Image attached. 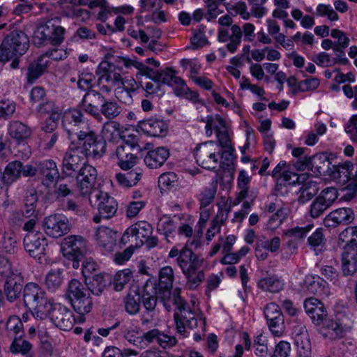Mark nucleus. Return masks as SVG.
<instances>
[{"mask_svg":"<svg viewBox=\"0 0 357 357\" xmlns=\"http://www.w3.org/2000/svg\"><path fill=\"white\" fill-rule=\"evenodd\" d=\"M38 175L40 176L41 183L48 188L57 183L61 178L57 165L51 159L36 162Z\"/></svg>","mask_w":357,"mask_h":357,"instance_id":"6ab92c4d","label":"nucleus"},{"mask_svg":"<svg viewBox=\"0 0 357 357\" xmlns=\"http://www.w3.org/2000/svg\"><path fill=\"white\" fill-rule=\"evenodd\" d=\"M133 66L138 70V72L136 74V78L137 79H139L142 76H145L149 79L158 80V79L161 78V76L162 75L165 77L167 76L166 74L164 73H158V70H153L145 64L137 61H135Z\"/></svg>","mask_w":357,"mask_h":357,"instance_id":"8fccbe9b","label":"nucleus"},{"mask_svg":"<svg viewBox=\"0 0 357 357\" xmlns=\"http://www.w3.org/2000/svg\"><path fill=\"white\" fill-rule=\"evenodd\" d=\"M4 294L10 302L15 301L20 296L23 288V278L21 274L10 273L4 283Z\"/></svg>","mask_w":357,"mask_h":357,"instance_id":"bb28decb","label":"nucleus"},{"mask_svg":"<svg viewBox=\"0 0 357 357\" xmlns=\"http://www.w3.org/2000/svg\"><path fill=\"white\" fill-rule=\"evenodd\" d=\"M101 93L96 90H89L82 100V107L85 112L95 119H100V111L105 100Z\"/></svg>","mask_w":357,"mask_h":357,"instance_id":"412c9836","label":"nucleus"},{"mask_svg":"<svg viewBox=\"0 0 357 357\" xmlns=\"http://www.w3.org/2000/svg\"><path fill=\"white\" fill-rule=\"evenodd\" d=\"M331 35L333 38L337 40V43H335L333 46L334 52L342 53V50H344L349 46V38L343 31L339 29H333L331 32Z\"/></svg>","mask_w":357,"mask_h":357,"instance_id":"13d9d810","label":"nucleus"},{"mask_svg":"<svg viewBox=\"0 0 357 357\" xmlns=\"http://www.w3.org/2000/svg\"><path fill=\"white\" fill-rule=\"evenodd\" d=\"M342 268L344 275H353L357 271V249L344 246L342 253Z\"/></svg>","mask_w":357,"mask_h":357,"instance_id":"7c9ffc66","label":"nucleus"},{"mask_svg":"<svg viewBox=\"0 0 357 357\" xmlns=\"http://www.w3.org/2000/svg\"><path fill=\"white\" fill-rule=\"evenodd\" d=\"M111 63L107 61H102L98 66L96 74L98 75V85L100 86L102 82L110 84L111 75H109Z\"/></svg>","mask_w":357,"mask_h":357,"instance_id":"680f3d73","label":"nucleus"},{"mask_svg":"<svg viewBox=\"0 0 357 357\" xmlns=\"http://www.w3.org/2000/svg\"><path fill=\"white\" fill-rule=\"evenodd\" d=\"M142 178V173L137 169H132L126 173H117L115 179L118 184L123 188H130L135 185Z\"/></svg>","mask_w":357,"mask_h":357,"instance_id":"ea45409f","label":"nucleus"},{"mask_svg":"<svg viewBox=\"0 0 357 357\" xmlns=\"http://www.w3.org/2000/svg\"><path fill=\"white\" fill-rule=\"evenodd\" d=\"M264 316L268 326L275 336H281L285 328L284 318L280 307L275 303H269L264 307Z\"/></svg>","mask_w":357,"mask_h":357,"instance_id":"a211bd4d","label":"nucleus"},{"mask_svg":"<svg viewBox=\"0 0 357 357\" xmlns=\"http://www.w3.org/2000/svg\"><path fill=\"white\" fill-rule=\"evenodd\" d=\"M63 255L68 259H84L87 253V241L79 235H70L61 243Z\"/></svg>","mask_w":357,"mask_h":357,"instance_id":"9d476101","label":"nucleus"},{"mask_svg":"<svg viewBox=\"0 0 357 357\" xmlns=\"http://www.w3.org/2000/svg\"><path fill=\"white\" fill-rule=\"evenodd\" d=\"M82 122H83V114L80 110L69 109L63 115L62 126L68 135L78 131L77 127Z\"/></svg>","mask_w":357,"mask_h":357,"instance_id":"2f4dec72","label":"nucleus"},{"mask_svg":"<svg viewBox=\"0 0 357 357\" xmlns=\"http://www.w3.org/2000/svg\"><path fill=\"white\" fill-rule=\"evenodd\" d=\"M56 52V50L46 52L45 54L40 55L36 60L29 63L26 73V80L29 84H33L44 74L50 63V61L46 59L47 57L56 59V58L53 56L54 52Z\"/></svg>","mask_w":357,"mask_h":357,"instance_id":"4be33fe9","label":"nucleus"},{"mask_svg":"<svg viewBox=\"0 0 357 357\" xmlns=\"http://www.w3.org/2000/svg\"><path fill=\"white\" fill-rule=\"evenodd\" d=\"M130 233H133L135 245V248H139L144 245L145 238L151 235L153 231L152 226L146 221H139L130 226Z\"/></svg>","mask_w":357,"mask_h":357,"instance_id":"473e14b6","label":"nucleus"},{"mask_svg":"<svg viewBox=\"0 0 357 357\" xmlns=\"http://www.w3.org/2000/svg\"><path fill=\"white\" fill-rule=\"evenodd\" d=\"M132 278V273L128 268L118 271L114 278L113 283L114 290L116 291H121Z\"/></svg>","mask_w":357,"mask_h":357,"instance_id":"6e6d98bb","label":"nucleus"},{"mask_svg":"<svg viewBox=\"0 0 357 357\" xmlns=\"http://www.w3.org/2000/svg\"><path fill=\"white\" fill-rule=\"evenodd\" d=\"M169 157V150L164 146L158 147L147 152L144 162L151 169L161 167Z\"/></svg>","mask_w":357,"mask_h":357,"instance_id":"c756f323","label":"nucleus"},{"mask_svg":"<svg viewBox=\"0 0 357 357\" xmlns=\"http://www.w3.org/2000/svg\"><path fill=\"white\" fill-rule=\"evenodd\" d=\"M174 280V271L171 266H167L160 269L158 284L160 289H172Z\"/></svg>","mask_w":357,"mask_h":357,"instance_id":"864d4df0","label":"nucleus"},{"mask_svg":"<svg viewBox=\"0 0 357 357\" xmlns=\"http://www.w3.org/2000/svg\"><path fill=\"white\" fill-rule=\"evenodd\" d=\"M326 241L323 229L318 228L308 237L307 243L315 254L319 255L326 249Z\"/></svg>","mask_w":357,"mask_h":357,"instance_id":"c03bdc74","label":"nucleus"},{"mask_svg":"<svg viewBox=\"0 0 357 357\" xmlns=\"http://www.w3.org/2000/svg\"><path fill=\"white\" fill-rule=\"evenodd\" d=\"M140 128L148 135L162 137L168 132V124L162 119H151L140 123Z\"/></svg>","mask_w":357,"mask_h":357,"instance_id":"cd10ccee","label":"nucleus"},{"mask_svg":"<svg viewBox=\"0 0 357 357\" xmlns=\"http://www.w3.org/2000/svg\"><path fill=\"white\" fill-rule=\"evenodd\" d=\"M258 287L271 293H278L284 287V283L277 276L273 275L261 279L258 282Z\"/></svg>","mask_w":357,"mask_h":357,"instance_id":"37998d69","label":"nucleus"},{"mask_svg":"<svg viewBox=\"0 0 357 357\" xmlns=\"http://www.w3.org/2000/svg\"><path fill=\"white\" fill-rule=\"evenodd\" d=\"M65 29L52 22L40 24L33 32L32 41L36 46L44 45L46 42L53 45H60L63 40Z\"/></svg>","mask_w":357,"mask_h":357,"instance_id":"6e6552de","label":"nucleus"},{"mask_svg":"<svg viewBox=\"0 0 357 357\" xmlns=\"http://www.w3.org/2000/svg\"><path fill=\"white\" fill-rule=\"evenodd\" d=\"M96 238L102 251L109 253L116 246L118 234L107 227L100 226L96 231Z\"/></svg>","mask_w":357,"mask_h":357,"instance_id":"a878e982","label":"nucleus"},{"mask_svg":"<svg viewBox=\"0 0 357 357\" xmlns=\"http://www.w3.org/2000/svg\"><path fill=\"white\" fill-rule=\"evenodd\" d=\"M1 245L2 251L10 255L15 254L17 250L16 235L10 231H5L1 241Z\"/></svg>","mask_w":357,"mask_h":357,"instance_id":"09e8293b","label":"nucleus"},{"mask_svg":"<svg viewBox=\"0 0 357 357\" xmlns=\"http://www.w3.org/2000/svg\"><path fill=\"white\" fill-rule=\"evenodd\" d=\"M91 206H96L98 210V214L93 217V221L99 223L101 218L110 219L115 215L118 204L115 199L107 192L100 190H94L93 194L89 197Z\"/></svg>","mask_w":357,"mask_h":357,"instance_id":"0eeeda50","label":"nucleus"},{"mask_svg":"<svg viewBox=\"0 0 357 357\" xmlns=\"http://www.w3.org/2000/svg\"><path fill=\"white\" fill-rule=\"evenodd\" d=\"M205 3L207 8L206 18L208 22L215 19L218 15L223 13V10L220 9V6L221 5L220 1L216 0H205Z\"/></svg>","mask_w":357,"mask_h":357,"instance_id":"e2e57ef3","label":"nucleus"},{"mask_svg":"<svg viewBox=\"0 0 357 357\" xmlns=\"http://www.w3.org/2000/svg\"><path fill=\"white\" fill-rule=\"evenodd\" d=\"M22 162L14 160L9 162L1 173V182L6 185H10L22 176Z\"/></svg>","mask_w":357,"mask_h":357,"instance_id":"72a5a7b5","label":"nucleus"},{"mask_svg":"<svg viewBox=\"0 0 357 357\" xmlns=\"http://www.w3.org/2000/svg\"><path fill=\"white\" fill-rule=\"evenodd\" d=\"M174 312V319L177 332L181 335L185 333V326L194 328L197 326V319L195 318V312L190 308L188 303L176 307Z\"/></svg>","mask_w":357,"mask_h":357,"instance_id":"aec40b11","label":"nucleus"},{"mask_svg":"<svg viewBox=\"0 0 357 357\" xmlns=\"http://www.w3.org/2000/svg\"><path fill=\"white\" fill-rule=\"evenodd\" d=\"M229 212L230 207H225L218 210L216 215L211 221L210 227L207 230L206 234L207 241H211L216 234L220 233L221 227L226 222Z\"/></svg>","mask_w":357,"mask_h":357,"instance_id":"f704fd0d","label":"nucleus"},{"mask_svg":"<svg viewBox=\"0 0 357 357\" xmlns=\"http://www.w3.org/2000/svg\"><path fill=\"white\" fill-rule=\"evenodd\" d=\"M355 218L351 208H340L331 211L324 220L326 227H335L340 225H347L351 223Z\"/></svg>","mask_w":357,"mask_h":357,"instance_id":"393cba45","label":"nucleus"},{"mask_svg":"<svg viewBox=\"0 0 357 357\" xmlns=\"http://www.w3.org/2000/svg\"><path fill=\"white\" fill-rule=\"evenodd\" d=\"M306 178V174H298L290 171H284L277 178L275 187L276 196H283L288 192V186L303 183Z\"/></svg>","mask_w":357,"mask_h":357,"instance_id":"b1692460","label":"nucleus"},{"mask_svg":"<svg viewBox=\"0 0 357 357\" xmlns=\"http://www.w3.org/2000/svg\"><path fill=\"white\" fill-rule=\"evenodd\" d=\"M316 14L321 17H327L331 21H337L339 19L338 15L335 13L331 5L320 3L317 7Z\"/></svg>","mask_w":357,"mask_h":357,"instance_id":"69168bd1","label":"nucleus"},{"mask_svg":"<svg viewBox=\"0 0 357 357\" xmlns=\"http://www.w3.org/2000/svg\"><path fill=\"white\" fill-rule=\"evenodd\" d=\"M45 291L36 283L30 282L25 285L23 291V301L26 307L40 319L46 318L52 303L45 296Z\"/></svg>","mask_w":357,"mask_h":357,"instance_id":"39448f33","label":"nucleus"},{"mask_svg":"<svg viewBox=\"0 0 357 357\" xmlns=\"http://www.w3.org/2000/svg\"><path fill=\"white\" fill-rule=\"evenodd\" d=\"M66 296L73 310L79 314L80 321H83V317L93 308V301L85 285L77 279H72L68 283Z\"/></svg>","mask_w":357,"mask_h":357,"instance_id":"20e7f679","label":"nucleus"},{"mask_svg":"<svg viewBox=\"0 0 357 357\" xmlns=\"http://www.w3.org/2000/svg\"><path fill=\"white\" fill-rule=\"evenodd\" d=\"M338 196L337 190L334 187L326 188L313 200L310 208V215L312 218H317L329 208Z\"/></svg>","mask_w":357,"mask_h":357,"instance_id":"2eb2a0df","label":"nucleus"},{"mask_svg":"<svg viewBox=\"0 0 357 357\" xmlns=\"http://www.w3.org/2000/svg\"><path fill=\"white\" fill-rule=\"evenodd\" d=\"M38 201V197L35 189H31L26 192L22 210L23 217L26 218L38 217V211L36 210Z\"/></svg>","mask_w":357,"mask_h":357,"instance_id":"4c0bfd02","label":"nucleus"},{"mask_svg":"<svg viewBox=\"0 0 357 357\" xmlns=\"http://www.w3.org/2000/svg\"><path fill=\"white\" fill-rule=\"evenodd\" d=\"M305 312L312 319V322L320 326L327 319L328 312L324 304L317 298L310 297L306 298L303 303Z\"/></svg>","mask_w":357,"mask_h":357,"instance_id":"5701e85b","label":"nucleus"},{"mask_svg":"<svg viewBox=\"0 0 357 357\" xmlns=\"http://www.w3.org/2000/svg\"><path fill=\"white\" fill-rule=\"evenodd\" d=\"M85 286L86 285V289L88 292H91L92 294L99 296L104 290L106 282L104 279V275L101 273L95 274L88 278V280H85Z\"/></svg>","mask_w":357,"mask_h":357,"instance_id":"a18cd8bd","label":"nucleus"},{"mask_svg":"<svg viewBox=\"0 0 357 357\" xmlns=\"http://www.w3.org/2000/svg\"><path fill=\"white\" fill-rule=\"evenodd\" d=\"M331 162L325 153L315 154L312 157L304 155L296 162L295 167L299 170L311 169L320 175H329L333 171Z\"/></svg>","mask_w":357,"mask_h":357,"instance_id":"9b49d317","label":"nucleus"},{"mask_svg":"<svg viewBox=\"0 0 357 357\" xmlns=\"http://www.w3.org/2000/svg\"><path fill=\"white\" fill-rule=\"evenodd\" d=\"M97 176L96 169L89 164L82 167L80 172L75 176L77 188L82 196L89 197L94 190H100L96 186Z\"/></svg>","mask_w":357,"mask_h":357,"instance_id":"4468645a","label":"nucleus"},{"mask_svg":"<svg viewBox=\"0 0 357 357\" xmlns=\"http://www.w3.org/2000/svg\"><path fill=\"white\" fill-rule=\"evenodd\" d=\"M178 185V177L174 172L164 173L158 178V185L161 189L171 190L176 188Z\"/></svg>","mask_w":357,"mask_h":357,"instance_id":"5fc2aeb1","label":"nucleus"},{"mask_svg":"<svg viewBox=\"0 0 357 357\" xmlns=\"http://www.w3.org/2000/svg\"><path fill=\"white\" fill-rule=\"evenodd\" d=\"M12 343L10 346V351L13 354H21L25 357H33L32 344L22 337L11 339Z\"/></svg>","mask_w":357,"mask_h":357,"instance_id":"79ce46f5","label":"nucleus"},{"mask_svg":"<svg viewBox=\"0 0 357 357\" xmlns=\"http://www.w3.org/2000/svg\"><path fill=\"white\" fill-rule=\"evenodd\" d=\"M317 188L315 185L310 183H306L303 185L300 189V195L298 198V202L303 204L310 200L317 193Z\"/></svg>","mask_w":357,"mask_h":357,"instance_id":"bf43d9fd","label":"nucleus"},{"mask_svg":"<svg viewBox=\"0 0 357 357\" xmlns=\"http://www.w3.org/2000/svg\"><path fill=\"white\" fill-rule=\"evenodd\" d=\"M29 47V39L22 31L14 30L3 40L0 45V62H6L15 56H22Z\"/></svg>","mask_w":357,"mask_h":357,"instance_id":"423d86ee","label":"nucleus"},{"mask_svg":"<svg viewBox=\"0 0 357 357\" xmlns=\"http://www.w3.org/2000/svg\"><path fill=\"white\" fill-rule=\"evenodd\" d=\"M69 139L74 149H79V153L85 157L100 158L106 152V142L98 139L96 133L89 129L78 130L70 135Z\"/></svg>","mask_w":357,"mask_h":357,"instance_id":"f03ea898","label":"nucleus"},{"mask_svg":"<svg viewBox=\"0 0 357 357\" xmlns=\"http://www.w3.org/2000/svg\"><path fill=\"white\" fill-rule=\"evenodd\" d=\"M297 348L298 356L301 357H311V343L309 337L298 338L294 340Z\"/></svg>","mask_w":357,"mask_h":357,"instance_id":"052dcab7","label":"nucleus"},{"mask_svg":"<svg viewBox=\"0 0 357 357\" xmlns=\"http://www.w3.org/2000/svg\"><path fill=\"white\" fill-rule=\"evenodd\" d=\"M15 103L10 100L0 101V119H7L12 116L15 111Z\"/></svg>","mask_w":357,"mask_h":357,"instance_id":"338daca9","label":"nucleus"},{"mask_svg":"<svg viewBox=\"0 0 357 357\" xmlns=\"http://www.w3.org/2000/svg\"><path fill=\"white\" fill-rule=\"evenodd\" d=\"M356 170L354 165L349 161H347L338 165H333V171L329 173V176L334 178H341L343 177L344 181L351 180L354 176H356Z\"/></svg>","mask_w":357,"mask_h":357,"instance_id":"e433bc0d","label":"nucleus"},{"mask_svg":"<svg viewBox=\"0 0 357 357\" xmlns=\"http://www.w3.org/2000/svg\"><path fill=\"white\" fill-rule=\"evenodd\" d=\"M24 247L29 255L40 264H43L45 257V248L47 246V242L44 234L41 233L26 234L24 238Z\"/></svg>","mask_w":357,"mask_h":357,"instance_id":"dca6fc26","label":"nucleus"},{"mask_svg":"<svg viewBox=\"0 0 357 357\" xmlns=\"http://www.w3.org/2000/svg\"><path fill=\"white\" fill-rule=\"evenodd\" d=\"M47 311L46 318L50 317L56 327L67 331L73 328L75 318L68 307L59 303H52V307Z\"/></svg>","mask_w":357,"mask_h":357,"instance_id":"ddd939ff","label":"nucleus"},{"mask_svg":"<svg viewBox=\"0 0 357 357\" xmlns=\"http://www.w3.org/2000/svg\"><path fill=\"white\" fill-rule=\"evenodd\" d=\"M42 226L47 236L56 238L64 236L71 229L68 218L59 213L45 218Z\"/></svg>","mask_w":357,"mask_h":357,"instance_id":"f8f14e48","label":"nucleus"},{"mask_svg":"<svg viewBox=\"0 0 357 357\" xmlns=\"http://www.w3.org/2000/svg\"><path fill=\"white\" fill-rule=\"evenodd\" d=\"M175 228L176 226L174 222L170 218V217L167 215H164L160 218L157 225V231L159 234H163L168 242H170L169 238L175 231Z\"/></svg>","mask_w":357,"mask_h":357,"instance_id":"3c124183","label":"nucleus"},{"mask_svg":"<svg viewBox=\"0 0 357 357\" xmlns=\"http://www.w3.org/2000/svg\"><path fill=\"white\" fill-rule=\"evenodd\" d=\"M158 73H164L167 76H161V78L156 79H151L153 82L138 81L137 89L142 88L146 92L147 98H153V96H162L165 93L163 85L167 84L174 87V93L176 96H181L186 93L188 88L185 81L180 77L177 76V71L172 67H167L165 69L158 70Z\"/></svg>","mask_w":357,"mask_h":357,"instance_id":"f257e3e1","label":"nucleus"},{"mask_svg":"<svg viewBox=\"0 0 357 357\" xmlns=\"http://www.w3.org/2000/svg\"><path fill=\"white\" fill-rule=\"evenodd\" d=\"M319 329V333L325 339L334 340L342 338L345 333V328L340 324L332 319H325Z\"/></svg>","mask_w":357,"mask_h":357,"instance_id":"c85d7f7f","label":"nucleus"},{"mask_svg":"<svg viewBox=\"0 0 357 357\" xmlns=\"http://www.w3.org/2000/svg\"><path fill=\"white\" fill-rule=\"evenodd\" d=\"M217 191L216 185L212 184L200 194V207L208 206L214 199Z\"/></svg>","mask_w":357,"mask_h":357,"instance_id":"0e129e2a","label":"nucleus"},{"mask_svg":"<svg viewBox=\"0 0 357 357\" xmlns=\"http://www.w3.org/2000/svg\"><path fill=\"white\" fill-rule=\"evenodd\" d=\"M6 331L7 336L10 339H16V337H23L24 335L23 324L17 316H10L8 318L6 324Z\"/></svg>","mask_w":357,"mask_h":357,"instance_id":"a19ab883","label":"nucleus"},{"mask_svg":"<svg viewBox=\"0 0 357 357\" xmlns=\"http://www.w3.org/2000/svg\"><path fill=\"white\" fill-rule=\"evenodd\" d=\"M204 259L196 255L192 250L185 247L178 258L176 262L187 280L190 289H195L204 280L203 270H200Z\"/></svg>","mask_w":357,"mask_h":357,"instance_id":"7ed1b4c3","label":"nucleus"},{"mask_svg":"<svg viewBox=\"0 0 357 357\" xmlns=\"http://www.w3.org/2000/svg\"><path fill=\"white\" fill-rule=\"evenodd\" d=\"M231 30L232 33L229 38V43L227 45V49L231 53H234L241 44L243 33L241 27L237 24L232 25Z\"/></svg>","mask_w":357,"mask_h":357,"instance_id":"4d7b16f0","label":"nucleus"},{"mask_svg":"<svg viewBox=\"0 0 357 357\" xmlns=\"http://www.w3.org/2000/svg\"><path fill=\"white\" fill-rule=\"evenodd\" d=\"M63 269H51L45 277V285L50 291L59 289L63 282Z\"/></svg>","mask_w":357,"mask_h":357,"instance_id":"49530a36","label":"nucleus"},{"mask_svg":"<svg viewBox=\"0 0 357 357\" xmlns=\"http://www.w3.org/2000/svg\"><path fill=\"white\" fill-rule=\"evenodd\" d=\"M80 154L79 149L73 148L66 153L62 161V179L65 177H75L82 167L86 165L84 155Z\"/></svg>","mask_w":357,"mask_h":357,"instance_id":"f3484780","label":"nucleus"},{"mask_svg":"<svg viewBox=\"0 0 357 357\" xmlns=\"http://www.w3.org/2000/svg\"><path fill=\"white\" fill-rule=\"evenodd\" d=\"M95 79V76L91 73H82L79 75L77 82L78 87L84 91H88L89 90H93L91 89L92 82Z\"/></svg>","mask_w":357,"mask_h":357,"instance_id":"774afa93","label":"nucleus"},{"mask_svg":"<svg viewBox=\"0 0 357 357\" xmlns=\"http://www.w3.org/2000/svg\"><path fill=\"white\" fill-rule=\"evenodd\" d=\"M8 131L10 137L17 142L29 139L32 133L31 128L27 125L19 121H11L9 123Z\"/></svg>","mask_w":357,"mask_h":357,"instance_id":"c9c22d12","label":"nucleus"},{"mask_svg":"<svg viewBox=\"0 0 357 357\" xmlns=\"http://www.w3.org/2000/svg\"><path fill=\"white\" fill-rule=\"evenodd\" d=\"M124 338L130 344L137 347L139 349L146 348L144 342L143 335L137 336L138 331L132 328L123 327L122 329Z\"/></svg>","mask_w":357,"mask_h":357,"instance_id":"603ef678","label":"nucleus"},{"mask_svg":"<svg viewBox=\"0 0 357 357\" xmlns=\"http://www.w3.org/2000/svg\"><path fill=\"white\" fill-rule=\"evenodd\" d=\"M217 144L213 141H208L199 144L195 149V158L197 163L202 168L215 171L219 162L216 154Z\"/></svg>","mask_w":357,"mask_h":357,"instance_id":"1a4fd4ad","label":"nucleus"},{"mask_svg":"<svg viewBox=\"0 0 357 357\" xmlns=\"http://www.w3.org/2000/svg\"><path fill=\"white\" fill-rule=\"evenodd\" d=\"M121 112V107L116 101L105 98L100 111L99 120L102 119V115L107 119H113L118 116Z\"/></svg>","mask_w":357,"mask_h":357,"instance_id":"de8ad7c7","label":"nucleus"},{"mask_svg":"<svg viewBox=\"0 0 357 357\" xmlns=\"http://www.w3.org/2000/svg\"><path fill=\"white\" fill-rule=\"evenodd\" d=\"M126 312L130 315H135L139 312L141 298L137 291H130L123 298Z\"/></svg>","mask_w":357,"mask_h":357,"instance_id":"58836bf2","label":"nucleus"}]
</instances>
